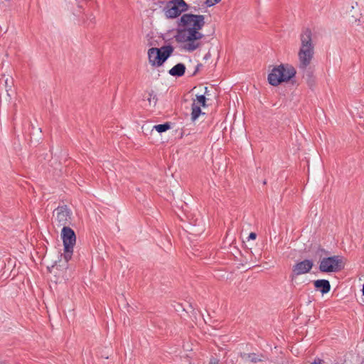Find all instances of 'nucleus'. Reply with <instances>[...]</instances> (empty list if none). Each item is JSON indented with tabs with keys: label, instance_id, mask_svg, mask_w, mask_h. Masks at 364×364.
Here are the masks:
<instances>
[{
	"label": "nucleus",
	"instance_id": "nucleus-1",
	"mask_svg": "<svg viewBox=\"0 0 364 364\" xmlns=\"http://www.w3.org/2000/svg\"><path fill=\"white\" fill-rule=\"evenodd\" d=\"M300 47L298 52L299 68L303 71V77L306 79L308 86L311 88L315 85L313 73L307 70L314 55V44L312 31L309 28H304L299 36Z\"/></svg>",
	"mask_w": 364,
	"mask_h": 364
},
{
	"label": "nucleus",
	"instance_id": "nucleus-2",
	"mask_svg": "<svg viewBox=\"0 0 364 364\" xmlns=\"http://www.w3.org/2000/svg\"><path fill=\"white\" fill-rule=\"evenodd\" d=\"M316 254L321 259L318 267L321 272H338L344 268V263L341 256L326 257L328 255V252L320 246L318 247Z\"/></svg>",
	"mask_w": 364,
	"mask_h": 364
},
{
	"label": "nucleus",
	"instance_id": "nucleus-3",
	"mask_svg": "<svg viewBox=\"0 0 364 364\" xmlns=\"http://www.w3.org/2000/svg\"><path fill=\"white\" fill-rule=\"evenodd\" d=\"M295 68L289 64H281L274 67L268 75L269 83L277 86L283 82H288L296 75Z\"/></svg>",
	"mask_w": 364,
	"mask_h": 364
},
{
	"label": "nucleus",
	"instance_id": "nucleus-4",
	"mask_svg": "<svg viewBox=\"0 0 364 364\" xmlns=\"http://www.w3.org/2000/svg\"><path fill=\"white\" fill-rule=\"evenodd\" d=\"M203 35L199 31L190 30L186 28L179 30L176 35V41L178 43H185L183 48L188 51L192 52L200 46L198 40L202 38Z\"/></svg>",
	"mask_w": 364,
	"mask_h": 364
},
{
	"label": "nucleus",
	"instance_id": "nucleus-5",
	"mask_svg": "<svg viewBox=\"0 0 364 364\" xmlns=\"http://www.w3.org/2000/svg\"><path fill=\"white\" fill-rule=\"evenodd\" d=\"M173 51V47L171 45L164 46L160 48H151L148 50L149 62L154 67L161 66Z\"/></svg>",
	"mask_w": 364,
	"mask_h": 364
},
{
	"label": "nucleus",
	"instance_id": "nucleus-6",
	"mask_svg": "<svg viewBox=\"0 0 364 364\" xmlns=\"http://www.w3.org/2000/svg\"><path fill=\"white\" fill-rule=\"evenodd\" d=\"M61 237L64 245L63 257L68 263L72 258L73 247L76 242V235L70 227H63L61 230Z\"/></svg>",
	"mask_w": 364,
	"mask_h": 364
},
{
	"label": "nucleus",
	"instance_id": "nucleus-7",
	"mask_svg": "<svg viewBox=\"0 0 364 364\" xmlns=\"http://www.w3.org/2000/svg\"><path fill=\"white\" fill-rule=\"evenodd\" d=\"M188 9L184 0L168 1L164 8V15L167 18H175Z\"/></svg>",
	"mask_w": 364,
	"mask_h": 364
},
{
	"label": "nucleus",
	"instance_id": "nucleus-8",
	"mask_svg": "<svg viewBox=\"0 0 364 364\" xmlns=\"http://www.w3.org/2000/svg\"><path fill=\"white\" fill-rule=\"evenodd\" d=\"M204 18L203 15L186 14L181 17V22L183 26L188 28L190 30L198 31L205 25Z\"/></svg>",
	"mask_w": 364,
	"mask_h": 364
},
{
	"label": "nucleus",
	"instance_id": "nucleus-9",
	"mask_svg": "<svg viewBox=\"0 0 364 364\" xmlns=\"http://www.w3.org/2000/svg\"><path fill=\"white\" fill-rule=\"evenodd\" d=\"M55 220L58 227H68L71 219V211L66 205L57 207L54 212Z\"/></svg>",
	"mask_w": 364,
	"mask_h": 364
},
{
	"label": "nucleus",
	"instance_id": "nucleus-10",
	"mask_svg": "<svg viewBox=\"0 0 364 364\" xmlns=\"http://www.w3.org/2000/svg\"><path fill=\"white\" fill-rule=\"evenodd\" d=\"M314 266V262L311 259H304L295 263L292 267L291 273L289 276L291 282L301 274L309 273Z\"/></svg>",
	"mask_w": 364,
	"mask_h": 364
},
{
	"label": "nucleus",
	"instance_id": "nucleus-11",
	"mask_svg": "<svg viewBox=\"0 0 364 364\" xmlns=\"http://www.w3.org/2000/svg\"><path fill=\"white\" fill-rule=\"evenodd\" d=\"M316 289L321 291L322 294H327L331 290V284L328 280L318 279L314 282Z\"/></svg>",
	"mask_w": 364,
	"mask_h": 364
},
{
	"label": "nucleus",
	"instance_id": "nucleus-12",
	"mask_svg": "<svg viewBox=\"0 0 364 364\" xmlns=\"http://www.w3.org/2000/svg\"><path fill=\"white\" fill-rule=\"evenodd\" d=\"M185 65L183 63H179L174 65L171 70H169L168 73L173 77H181L185 74Z\"/></svg>",
	"mask_w": 364,
	"mask_h": 364
},
{
	"label": "nucleus",
	"instance_id": "nucleus-13",
	"mask_svg": "<svg viewBox=\"0 0 364 364\" xmlns=\"http://www.w3.org/2000/svg\"><path fill=\"white\" fill-rule=\"evenodd\" d=\"M202 114L200 107L193 100L191 105V119L192 121L196 120L199 115Z\"/></svg>",
	"mask_w": 364,
	"mask_h": 364
},
{
	"label": "nucleus",
	"instance_id": "nucleus-14",
	"mask_svg": "<svg viewBox=\"0 0 364 364\" xmlns=\"http://www.w3.org/2000/svg\"><path fill=\"white\" fill-rule=\"evenodd\" d=\"M13 86H14L13 78L12 77H10L9 79L6 78L5 80V87H6V92L9 98H11V96L15 94V90L13 89Z\"/></svg>",
	"mask_w": 364,
	"mask_h": 364
},
{
	"label": "nucleus",
	"instance_id": "nucleus-15",
	"mask_svg": "<svg viewBox=\"0 0 364 364\" xmlns=\"http://www.w3.org/2000/svg\"><path fill=\"white\" fill-rule=\"evenodd\" d=\"M242 358H245L252 363H258L262 360L263 355L262 354L258 355L255 353H251L245 354Z\"/></svg>",
	"mask_w": 364,
	"mask_h": 364
},
{
	"label": "nucleus",
	"instance_id": "nucleus-16",
	"mask_svg": "<svg viewBox=\"0 0 364 364\" xmlns=\"http://www.w3.org/2000/svg\"><path fill=\"white\" fill-rule=\"evenodd\" d=\"M171 128V124L169 122H166L164 124H160L154 126L153 129L156 130L159 133L165 132Z\"/></svg>",
	"mask_w": 364,
	"mask_h": 364
},
{
	"label": "nucleus",
	"instance_id": "nucleus-17",
	"mask_svg": "<svg viewBox=\"0 0 364 364\" xmlns=\"http://www.w3.org/2000/svg\"><path fill=\"white\" fill-rule=\"evenodd\" d=\"M196 99H197V100H196V103H198V105L199 106L200 105L202 107L206 106V97H205V95H197Z\"/></svg>",
	"mask_w": 364,
	"mask_h": 364
},
{
	"label": "nucleus",
	"instance_id": "nucleus-18",
	"mask_svg": "<svg viewBox=\"0 0 364 364\" xmlns=\"http://www.w3.org/2000/svg\"><path fill=\"white\" fill-rule=\"evenodd\" d=\"M147 100L149 101L150 105L153 102L154 106L156 105L158 99H157L156 95L154 94V92L153 90H151V92H149V97H148Z\"/></svg>",
	"mask_w": 364,
	"mask_h": 364
},
{
	"label": "nucleus",
	"instance_id": "nucleus-19",
	"mask_svg": "<svg viewBox=\"0 0 364 364\" xmlns=\"http://www.w3.org/2000/svg\"><path fill=\"white\" fill-rule=\"evenodd\" d=\"M14 266V264L11 263V259H9L8 262V266L5 265V267H4V270L1 273V277H4V274H6V272H10Z\"/></svg>",
	"mask_w": 364,
	"mask_h": 364
},
{
	"label": "nucleus",
	"instance_id": "nucleus-20",
	"mask_svg": "<svg viewBox=\"0 0 364 364\" xmlns=\"http://www.w3.org/2000/svg\"><path fill=\"white\" fill-rule=\"evenodd\" d=\"M203 67V65L201 63H198L195 68V70L193 72V73L191 75V76H195L198 73V71L200 70V68Z\"/></svg>",
	"mask_w": 364,
	"mask_h": 364
},
{
	"label": "nucleus",
	"instance_id": "nucleus-21",
	"mask_svg": "<svg viewBox=\"0 0 364 364\" xmlns=\"http://www.w3.org/2000/svg\"><path fill=\"white\" fill-rule=\"evenodd\" d=\"M221 0H206V4L208 6H213L218 2H220Z\"/></svg>",
	"mask_w": 364,
	"mask_h": 364
},
{
	"label": "nucleus",
	"instance_id": "nucleus-22",
	"mask_svg": "<svg viewBox=\"0 0 364 364\" xmlns=\"http://www.w3.org/2000/svg\"><path fill=\"white\" fill-rule=\"evenodd\" d=\"M257 237V234L255 232H250L249 236H248V240H255Z\"/></svg>",
	"mask_w": 364,
	"mask_h": 364
},
{
	"label": "nucleus",
	"instance_id": "nucleus-23",
	"mask_svg": "<svg viewBox=\"0 0 364 364\" xmlns=\"http://www.w3.org/2000/svg\"><path fill=\"white\" fill-rule=\"evenodd\" d=\"M218 363H219V361L218 359H216L215 358H212L210 359L208 364H218Z\"/></svg>",
	"mask_w": 364,
	"mask_h": 364
},
{
	"label": "nucleus",
	"instance_id": "nucleus-24",
	"mask_svg": "<svg viewBox=\"0 0 364 364\" xmlns=\"http://www.w3.org/2000/svg\"><path fill=\"white\" fill-rule=\"evenodd\" d=\"M210 55H210V52H208V53H206V54L205 55V56H204V58H204V60H208V58H210Z\"/></svg>",
	"mask_w": 364,
	"mask_h": 364
},
{
	"label": "nucleus",
	"instance_id": "nucleus-25",
	"mask_svg": "<svg viewBox=\"0 0 364 364\" xmlns=\"http://www.w3.org/2000/svg\"><path fill=\"white\" fill-rule=\"evenodd\" d=\"M311 364H321V360H319L318 362L314 361V362L311 363Z\"/></svg>",
	"mask_w": 364,
	"mask_h": 364
}]
</instances>
